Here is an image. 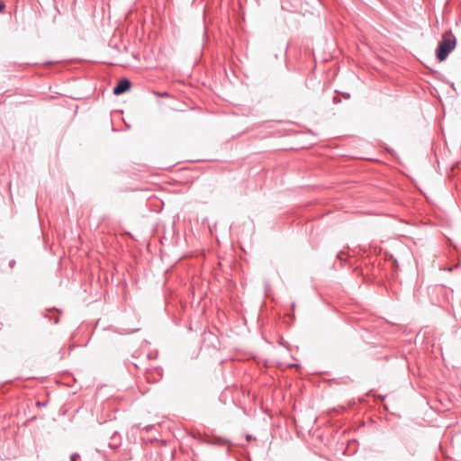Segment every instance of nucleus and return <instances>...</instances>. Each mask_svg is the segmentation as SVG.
Here are the masks:
<instances>
[{
    "label": "nucleus",
    "instance_id": "1",
    "mask_svg": "<svg viewBox=\"0 0 461 461\" xmlns=\"http://www.w3.org/2000/svg\"><path fill=\"white\" fill-rule=\"evenodd\" d=\"M456 46V38L451 30L446 31L441 35V39L438 43L435 50L436 59L442 62L446 60L448 55L455 50Z\"/></svg>",
    "mask_w": 461,
    "mask_h": 461
},
{
    "label": "nucleus",
    "instance_id": "2",
    "mask_svg": "<svg viewBox=\"0 0 461 461\" xmlns=\"http://www.w3.org/2000/svg\"><path fill=\"white\" fill-rule=\"evenodd\" d=\"M163 370L161 366H156L148 369L146 372V380L149 384H156L162 379Z\"/></svg>",
    "mask_w": 461,
    "mask_h": 461
},
{
    "label": "nucleus",
    "instance_id": "3",
    "mask_svg": "<svg viewBox=\"0 0 461 461\" xmlns=\"http://www.w3.org/2000/svg\"><path fill=\"white\" fill-rule=\"evenodd\" d=\"M131 87V82L127 77L121 78L116 86L113 88V94L114 95H121L127 91H129Z\"/></svg>",
    "mask_w": 461,
    "mask_h": 461
},
{
    "label": "nucleus",
    "instance_id": "4",
    "mask_svg": "<svg viewBox=\"0 0 461 461\" xmlns=\"http://www.w3.org/2000/svg\"><path fill=\"white\" fill-rule=\"evenodd\" d=\"M206 443L212 446L231 445L230 440L221 437H213L212 439L207 440Z\"/></svg>",
    "mask_w": 461,
    "mask_h": 461
},
{
    "label": "nucleus",
    "instance_id": "5",
    "mask_svg": "<svg viewBox=\"0 0 461 461\" xmlns=\"http://www.w3.org/2000/svg\"><path fill=\"white\" fill-rule=\"evenodd\" d=\"M117 436H118V432L114 431L111 437V439L113 440V443H109V445H108L111 449H113V450L117 449L121 445L120 438L118 440L116 439Z\"/></svg>",
    "mask_w": 461,
    "mask_h": 461
},
{
    "label": "nucleus",
    "instance_id": "6",
    "mask_svg": "<svg viewBox=\"0 0 461 461\" xmlns=\"http://www.w3.org/2000/svg\"><path fill=\"white\" fill-rule=\"evenodd\" d=\"M50 312H59V313H60V311H59V310H58V309H56V308H53V309H46L45 313H44V317H45V318L49 319L50 321H53V322H54L55 324L59 323V316H56V317L52 318V317L50 315Z\"/></svg>",
    "mask_w": 461,
    "mask_h": 461
},
{
    "label": "nucleus",
    "instance_id": "7",
    "mask_svg": "<svg viewBox=\"0 0 461 461\" xmlns=\"http://www.w3.org/2000/svg\"><path fill=\"white\" fill-rule=\"evenodd\" d=\"M140 330V328H136V329H132V330L118 328V329H116L115 332L120 335H125V334L135 333V332L139 331Z\"/></svg>",
    "mask_w": 461,
    "mask_h": 461
},
{
    "label": "nucleus",
    "instance_id": "8",
    "mask_svg": "<svg viewBox=\"0 0 461 461\" xmlns=\"http://www.w3.org/2000/svg\"><path fill=\"white\" fill-rule=\"evenodd\" d=\"M345 251H340L337 255V258L341 262V264H344L345 259L343 258V256L345 255Z\"/></svg>",
    "mask_w": 461,
    "mask_h": 461
},
{
    "label": "nucleus",
    "instance_id": "9",
    "mask_svg": "<svg viewBox=\"0 0 461 461\" xmlns=\"http://www.w3.org/2000/svg\"><path fill=\"white\" fill-rule=\"evenodd\" d=\"M79 456H80L79 454L76 452V453L71 454L69 458H70V461H76V459L78 458Z\"/></svg>",
    "mask_w": 461,
    "mask_h": 461
},
{
    "label": "nucleus",
    "instance_id": "10",
    "mask_svg": "<svg viewBox=\"0 0 461 461\" xmlns=\"http://www.w3.org/2000/svg\"><path fill=\"white\" fill-rule=\"evenodd\" d=\"M5 3L3 0H0V14L5 11Z\"/></svg>",
    "mask_w": 461,
    "mask_h": 461
},
{
    "label": "nucleus",
    "instance_id": "11",
    "mask_svg": "<svg viewBox=\"0 0 461 461\" xmlns=\"http://www.w3.org/2000/svg\"><path fill=\"white\" fill-rule=\"evenodd\" d=\"M16 265V261L14 259H11L8 263V266L11 269H13Z\"/></svg>",
    "mask_w": 461,
    "mask_h": 461
},
{
    "label": "nucleus",
    "instance_id": "12",
    "mask_svg": "<svg viewBox=\"0 0 461 461\" xmlns=\"http://www.w3.org/2000/svg\"><path fill=\"white\" fill-rule=\"evenodd\" d=\"M332 101L334 104H339L341 102V99L339 96L335 95L333 96Z\"/></svg>",
    "mask_w": 461,
    "mask_h": 461
},
{
    "label": "nucleus",
    "instance_id": "13",
    "mask_svg": "<svg viewBox=\"0 0 461 461\" xmlns=\"http://www.w3.org/2000/svg\"><path fill=\"white\" fill-rule=\"evenodd\" d=\"M36 405L39 407H45L47 405V402H37Z\"/></svg>",
    "mask_w": 461,
    "mask_h": 461
},
{
    "label": "nucleus",
    "instance_id": "14",
    "mask_svg": "<svg viewBox=\"0 0 461 461\" xmlns=\"http://www.w3.org/2000/svg\"><path fill=\"white\" fill-rule=\"evenodd\" d=\"M246 439L248 442H250L251 440L255 439V438L252 435L248 434L246 436Z\"/></svg>",
    "mask_w": 461,
    "mask_h": 461
},
{
    "label": "nucleus",
    "instance_id": "15",
    "mask_svg": "<svg viewBox=\"0 0 461 461\" xmlns=\"http://www.w3.org/2000/svg\"><path fill=\"white\" fill-rule=\"evenodd\" d=\"M270 287V285H269V282L268 281H265V289L266 291H267Z\"/></svg>",
    "mask_w": 461,
    "mask_h": 461
},
{
    "label": "nucleus",
    "instance_id": "16",
    "mask_svg": "<svg viewBox=\"0 0 461 461\" xmlns=\"http://www.w3.org/2000/svg\"><path fill=\"white\" fill-rule=\"evenodd\" d=\"M342 95H343L345 99H349L350 98V94L349 93H343Z\"/></svg>",
    "mask_w": 461,
    "mask_h": 461
},
{
    "label": "nucleus",
    "instance_id": "17",
    "mask_svg": "<svg viewBox=\"0 0 461 461\" xmlns=\"http://www.w3.org/2000/svg\"><path fill=\"white\" fill-rule=\"evenodd\" d=\"M11 383H12V380H8V381H5V382L2 383L0 384V389L3 387V385L7 384H11Z\"/></svg>",
    "mask_w": 461,
    "mask_h": 461
},
{
    "label": "nucleus",
    "instance_id": "18",
    "mask_svg": "<svg viewBox=\"0 0 461 461\" xmlns=\"http://www.w3.org/2000/svg\"><path fill=\"white\" fill-rule=\"evenodd\" d=\"M393 267H398V262H397V259L393 258Z\"/></svg>",
    "mask_w": 461,
    "mask_h": 461
},
{
    "label": "nucleus",
    "instance_id": "19",
    "mask_svg": "<svg viewBox=\"0 0 461 461\" xmlns=\"http://www.w3.org/2000/svg\"><path fill=\"white\" fill-rule=\"evenodd\" d=\"M291 307H292V309H293V310H294V308H295V303H292Z\"/></svg>",
    "mask_w": 461,
    "mask_h": 461
},
{
    "label": "nucleus",
    "instance_id": "20",
    "mask_svg": "<svg viewBox=\"0 0 461 461\" xmlns=\"http://www.w3.org/2000/svg\"><path fill=\"white\" fill-rule=\"evenodd\" d=\"M379 398H381L382 400L384 399V395H379Z\"/></svg>",
    "mask_w": 461,
    "mask_h": 461
},
{
    "label": "nucleus",
    "instance_id": "21",
    "mask_svg": "<svg viewBox=\"0 0 461 461\" xmlns=\"http://www.w3.org/2000/svg\"><path fill=\"white\" fill-rule=\"evenodd\" d=\"M451 87L455 89L454 83H451Z\"/></svg>",
    "mask_w": 461,
    "mask_h": 461
},
{
    "label": "nucleus",
    "instance_id": "22",
    "mask_svg": "<svg viewBox=\"0 0 461 461\" xmlns=\"http://www.w3.org/2000/svg\"><path fill=\"white\" fill-rule=\"evenodd\" d=\"M73 348H74V346H71V347L69 348V351H71V350L73 349Z\"/></svg>",
    "mask_w": 461,
    "mask_h": 461
}]
</instances>
